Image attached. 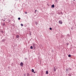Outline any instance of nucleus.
<instances>
[{"label":"nucleus","mask_w":76,"mask_h":76,"mask_svg":"<svg viewBox=\"0 0 76 76\" xmlns=\"http://www.w3.org/2000/svg\"><path fill=\"white\" fill-rule=\"evenodd\" d=\"M71 29H73V28H72Z\"/></svg>","instance_id":"obj_25"},{"label":"nucleus","mask_w":76,"mask_h":76,"mask_svg":"<svg viewBox=\"0 0 76 76\" xmlns=\"http://www.w3.org/2000/svg\"><path fill=\"white\" fill-rule=\"evenodd\" d=\"M18 20H20V18H18Z\"/></svg>","instance_id":"obj_18"},{"label":"nucleus","mask_w":76,"mask_h":76,"mask_svg":"<svg viewBox=\"0 0 76 76\" xmlns=\"http://www.w3.org/2000/svg\"><path fill=\"white\" fill-rule=\"evenodd\" d=\"M69 57H71V55L70 54H69L68 55Z\"/></svg>","instance_id":"obj_11"},{"label":"nucleus","mask_w":76,"mask_h":76,"mask_svg":"<svg viewBox=\"0 0 76 76\" xmlns=\"http://www.w3.org/2000/svg\"><path fill=\"white\" fill-rule=\"evenodd\" d=\"M4 41H6V39H4L2 40V42H4Z\"/></svg>","instance_id":"obj_10"},{"label":"nucleus","mask_w":76,"mask_h":76,"mask_svg":"<svg viewBox=\"0 0 76 76\" xmlns=\"http://www.w3.org/2000/svg\"><path fill=\"white\" fill-rule=\"evenodd\" d=\"M58 23L60 24H62V23H63V22H62V21L61 20L59 21Z\"/></svg>","instance_id":"obj_2"},{"label":"nucleus","mask_w":76,"mask_h":76,"mask_svg":"<svg viewBox=\"0 0 76 76\" xmlns=\"http://www.w3.org/2000/svg\"><path fill=\"white\" fill-rule=\"evenodd\" d=\"M35 23L36 25H38V23H37V22H36Z\"/></svg>","instance_id":"obj_15"},{"label":"nucleus","mask_w":76,"mask_h":76,"mask_svg":"<svg viewBox=\"0 0 76 76\" xmlns=\"http://www.w3.org/2000/svg\"><path fill=\"white\" fill-rule=\"evenodd\" d=\"M66 72H68L69 70H68V69H66Z\"/></svg>","instance_id":"obj_16"},{"label":"nucleus","mask_w":76,"mask_h":76,"mask_svg":"<svg viewBox=\"0 0 76 76\" xmlns=\"http://www.w3.org/2000/svg\"><path fill=\"white\" fill-rule=\"evenodd\" d=\"M20 65L21 66H23V63L22 62H21L20 64Z\"/></svg>","instance_id":"obj_3"},{"label":"nucleus","mask_w":76,"mask_h":76,"mask_svg":"<svg viewBox=\"0 0 76 76\" xmlns=\"http://www.w3.org/2000/svg\"><path fill=\"white\" fill-rule=\"evenodd\" d=\"M24 76H26V75H25Z\"/></svg>","instance_id":"obj_30"},{"label":"nucleus","mask_w":76,"mask_h":76,"mask_svg":"<svg viewBox=\"0 0 76 76\" xmlns=\"http://www.w3.org/2000/svg\"><path fill=\"white\" fill-rule=\"evenodd\" d=\"M53 68H54V69H53L54 71L56 72V67H54Z\"/></svg>","instance_id":"obj_4"},{"label":"nucleus","mask_w":76,"mask_h":76,"mask_svg":"<svg viewBox=\"0 0 76 76\" xmlns=\"http://www.w3.org/2000/svg\"><path fill=\"white\" fill-rule=\"evenodd\" d=\"M31 71L32 72H34V70L33 69H32Z\"/></svg>","instance_id":"obj_8"},{"label":"nucleus","mask_w":76,"mask_h":76,"mask_svg":"<svg viewBox=\"0 0 76 76\" xmlns=\"http://www.w3.org/2000/svg\"><path fill=\"white\" fill-rule=\"evenodd\" d=\"M50 30H52V28H50Z\"/></svg>","instance_id":"obj_20"},{"label":"nucleus","mask_w":76,"mask_h":76,"mask_svg":"<svg viewBox=\"0 0 76 76\" xmlns=\"http://www.w3.org/2000/svg\"><path fill=\"white\" fill-rule=\"evenodd\" d=\"M21 26H23V25L22 24H21Z\"/></svg>","instance_id":"obj_17"},{"label":"nucleus","mask_w":76,"mask_h":76,"mask_svg":"<svg viewBox=\"0 0 76 76\" xmlns=\"http://www.w3.org/2000/svg\"><path fill=\"white\" fill-rule=\"evenodd\" d=\"M46 74H47V75H48V71H46Z\"/></svg>","instance_id":"obj_7"},{"label":"nucleus","mask_w":76,"mask_h":76,"mask_svg":"<svg viewBox=\"0 0 76 76\" xmlns=\"http://www.w3.org/2000/svg\"><path fill=\"white\" fill-rule=\"evenodd\" d=\"M74 1H75L76 0H73Z\"/></svg>","instance_id":"obj_26"},{"label":"nucleus","mask_w":76,"mask_h":76,"mask_svg":"<svg viewBox=\"0 0 76 76\" xmlns=\"http://www.w3.org/2000/svg\"><path fill=\"white\" fill-rule=\"evenodd\" d=\"M3 26H5V23H3Z\"/></svg>","instance_id":"obj_9"},{"label":"nucleus","mask_w":76,"mask_h":76,"mask_svg":"<svg viewBox=\"0 0 76 76\" xmlns=\"http://www.w3.org/2000/svg\"><path fill=\"white\" fill-rule=\"evenodd\" d=\"M3 21L4 22L5 21V20H4Z\"/></svg>","instance_id":"obj_24"},{"label":"nucleus","mask_w":76,"mask_h":76,"mask_svg":"<svg viewBox=\"0 0 76 76\" xmlns=\"http://www.w3.org/2000/svg\"><path fill=\"white\" fill-rule=\"evenodd\" d=\"M27 58H26V59H27Z\"/></svg>","instance_id":"obj_27"},{"label":"nucleus","mask_w":76,"mask_h":76,"mask_svg":"<svg viewBox=\"0 0 76 76\" xmlns=\"http://www.w3.org/2000/svg\"><path fill=\"white\" fill-rule=\"evenodd\" d=\"M36 44H35V43L33 44V47L34 50H35V48H36Z\"/></svg>","instance_id":"obj_1"},{"label":"nucleus","mask_w":76,"mask_h":76,"mask_svg":"<svg viewBox=\"0 0 76 76\" xmlns=\"http://www.w3.org/2000/svg\"><path fill=\"white\" fill-rule=\"evenodd\" d=\"M25 75H26V74H24V76H25Z\"/></svg>","instance_id":"obj_22"},{"label":"nucleus","mask_w":76,"mask_h":76,"mask_svg":"<svg viewBox=\"0 0 76 76\" xmlns=\"http://www.w3.org/2000/svg\"><path fill=\"white\" fill-rule=\"evenodd\" d=\"M16 37L17 38H19V35H17L16 36Z\"/></svg>","instance_id":"obj_6"},{"label":"nucleus","mask_w":76,"mask_h":76,"mask_svg":"<svg viewBox=\"0 0 76 76\" xmlns=\"http://www.w3.org/2000/svg\"><path fill=\"white\" fill-rule=\"evenodd\" d=\"M25 13H26V14H27V12H25Z\"/></svg>","instance_id":"obj_21"},{"label":"nucleus","mask_w":76,"mask_h":76,"mask_svg":"<svg viewBox=\"0 0 76 76\" xmlns=\"http://www.w3.org/2000/svg\"><path fill=\"white\" fill-rule=\"evenodd\" d=\"M30 35H31V33L30 34Z\"/></svg>","instance_id":"obj_28"},{"label":"nucleus","mask_w":76,"mask_h":76,"mask_svg":"<svg viewBox=\"0 0 76 76\" xmlns=\"http://www.w3.org/2000/svg\"><path fill=\"white\" fill-rule=\"evenodd\" d=\"M17 0V1H18V0Z\"/></svg>","instance_id":"obj_29"},{"label":"nucleus","mask_w":76,"mask_h":76,"mask_svg":"<svg viewBox=\"0 0 76 76\" xmlns=\"http://www.w3.org/2000/svg\"><path fill=\"white\" fill-rule=\"evenodd\" d=\"M55 6L54 4H53L52 6H51V7L52 8H53Z\"/></svg>","instance_id":"obj_5"},{"label":"nucleus","mask_w":76,"mask_h":76,"mask_svg":"<svg viewBox=\"0 0 76 76\" xmlns=\"http://www.w3.org/2000/svg\"><path fill=\"white\" fill-rule=\"evenodd\" d=\"M37 12V10H35L34 12V13H36V12Z\"/></svg>","instance_id":"obj_19"},{"label":"nucleus","mask_w":76,"mask_h":76,"mask_svg":"<svg viewBox=\"0 0 76 76\" xmlns=\"http://www.w3.org/2000/svg\"><path fill=\"white\" fill-rule=\"evenodd\" d=\"M68 76H72V75H71V74H68Z\"/></svg>","instance_id":"obj_14"},{"label":"nucleus","mask_w":76,"mask_h":76,"mask_svg":"<svg viewBox=\"0 0 76 76\" xmlns=\"http://www.w3.org/2000/svg\"><path fill=\"white\" fill-rule=\"evenodd\" d=\"M29 76V73H27V76Z\"/></svg>","instance_id":"obj_13"},{"label":"nucleus","mask_w":76,"mask_h":76,"mask_svg":"<svg viewBox=\"0 0 76 76\" xmlns=\"http://www.w3.org/2000/svg\"><path fill=\"white\" fill-rule=\"evenodd\" d=\"M34 73H35V72H34Z\"/></svg>","instance_id":"obj_23"},{"label":"nucleus","mask_w":76,"mask_h":76,"mask_svg":"<svg viewBox=\"0 0 76 76\" xmlns=\"http://www.w3.org/2000/svg\"><path fill=\"white\" fill-rule=\"evenodd\" d=\"M30 48L31 49H33V47H32V46H31L30 47Z\"/></svg>","instance_id":"obj_12"}]
</instances>
